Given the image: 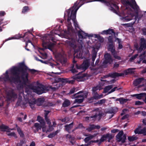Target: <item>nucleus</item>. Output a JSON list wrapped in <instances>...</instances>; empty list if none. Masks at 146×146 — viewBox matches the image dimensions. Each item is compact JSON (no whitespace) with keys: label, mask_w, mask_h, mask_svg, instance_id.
Segmentation results:
<instances>
[{"label":"nucleus","mask_w":146,"mask_h":146,"mask_svg":"<svg viewBox=\"0 0 146 146\" xmlns=\"http://www.w3.org/2000/svg\"><path fill=\"white\" fill-rule=\"evenodd\" d=\"M141 40L140 46L138 49L137 46L135 45V48L137 50H138L139 51H140L146 48V42L145 40L143 38H141Z\"/></svg>","instance_id":"nucleus-14"},{"label":"nucleus","mask_w":146,"mask_h":146,"mask_svg":"<svg viewBox=\"0 0 146 146\" xmlns=\"http://www.w3.org/2000/svg\"><path fill=\"white\" fill-rule=\"evenodd\" d=\"M88 60H86L84 61L82 64L80 66H78L76 64V67L77 70H82V71H84L86 70L89 66Z\"/></svg>","instance_id":"nucleus-10"},{"label":"nucleus","mask_w":146,"mask_h":146,"mask_svg":"<svg viewBox=\"0 0 146 146\" xmlns=\"http://www.w3.org/2000/svg\"><path fill=\"white\" fill-rule=\"evenodd\" d=\"M113 88V85H111L106 86L104 90V92L106 93L108 92L109 94H110L114 92L117 88V87H115L112 89L110 91H109L111 89Z\"/></svg>","instance_id":"nucleus-16"},{"label":"nucleus","mask_w":146,"mask_h":146,"mask_svg":"<svg viewBox=\"0 0 146 146\" xmlns=\"http://www.w3.org/2000/svg\"><path fill=\"white\" fill-rule=\"evenodd\" d=\"M103 97V95L102 94L99 95L98 94L94 93V98L96 99H100Z\"/></svg>","instance_id":"nucleus-25"},{"label":"nucleus","mask_w":146,"mask_h":146,"mask_svg":"<svg viewBox=\"0 0 146 146\" xmlns=\"http://www.w3.org/2000/svg\"><path fill=\"white\" fill-rule=\"evenodd\" d=\"M49 112L48 111H45L44 113L45 120L47 122V124L49 123V122H50V120L47 118V115L49 113Z\"/></svg>","instance_id":"nucleus-32"},{"label":"nucleus","mask_w":146,"mask_h":146,"mask_svg":"<svg viewBox=\"0 0 146 146\" xmlns=\"http://www.w3.org/2000/svg\"><path fill=\"white\" fill-rule=\"evenodd\" d=\"M5 14V13L3 11H0V16H3Z\"/></svg>","instance_id":"nucleus-50"},{"label":"nucleus","mask_w":146,"mask_h":146,"mask_svg":"<svg viewBox=\"0 0 146 146\" xmlns=\"http://www.w3.org/2000/svg\"><path fill=\"white\" fill-rule=\"evenodd\" d=\"M29 146H35V144L34 142H32Z\"/></svg>","instance_id":"nucleus-54"},{"label":"nucleus","mask_w":146,"mask_h":146,"mask_svg":"<svg viewBox=\"0 0 146 146\" xmlns=\"http://www.w3.org/2000/svg\"><path fill=\"white\" fill-rule=\"evenodd\" d=\"M134 132L135 134H143L144 135H146V128H144L143 129H141L139 127L135 130Z\"/></svg>","instance_id":"nucleus-17"},{"label":"nucleus","mask_w":146,"mask_h":146,"mask_svg":"<svg viewBox=\"0 0 146 146\" xmlns=\"http://www.w3.org/2000/svg\"><path fill=\"white\" fill-rule=\"evenodd\" d=\"M145 52L143 54H142L140 56L139 58L140 59V60L138 62V63H140L141 61L145 57Z\"/></svg>","instance_id":"nucleus-37"},{"label":"nucleus","mask_w":146,"mask_h":146,"mask_svg":"<svg viewBox=\"0 0 146 146\" xmlns=\"http://www.w3.org/2000/svg\"><path fill=\"white\" fill-rule=\"evenodd\" d=\"M29 104L31 107L32 108H33L34 107V105L35 104V101L34 100L33 101H32V103L29 102Z\"/></svg>","instance_id":"nucleus-44"},{"label":"nucleus","mask_w":146,"mask_h":146,"mask_svg":"<svg viewBox=\"0 0 146 146\" xmlns=\"http://www.w3.org/2000/svg\"><path fill=\"white\" fill-rule=\"evenodd\" d=\"M73 124V123H72L68 125H66L65 126V129L67 131H69V130L72 128Z\"/></svg>","instance_id":"nucleus-31"},{"label":"nucleus","mask_w":146,"mask_h":146,"mask_svg":"<svg viewBox=\"0 0 146 146\" xmlns=\"http://www.w3.org/2000/svg\"><path fill=\"white\" fill-rule=\"evenodd\" d=\"M70 102L68 100H66L64 101L63 104V106L64 107H67L70 105Z\"/></svg>","instance_id":"nucleus-29"},{"label":"nucleus","mask_w":146,"mask_h":146,"mask_svg":"<svg viewBox=\"0 0 146 146\" xmlns=\"http://www.w3.org/2000/svg\"><path fill=\"white\" fill-rule=\"evenodd\" d=\"M119 66V64H114V67H118Z\"/></svg>","instance_id":"nucleus-63"},{"label":"nucleus","mask_w":146,"mask_h":146,"mask_svg":"<svg viewBox=\"0 0 146 146\" xmlns=\"http://www.w3.org/2000/svg\"><path fill=\"white\" fill-rule=\"evenodd\" d=\"M78 36H79L80 40H80V39H83L85 38L86 36H88V37L90 36H94L95 37H98V35H94L91 34L88 35L87 33H84L83 31H79L78 33Z\"/></svg>","instance_id":"nucleus-11"},{"label":"nucleus","mask_w":146,"mask_h":146,"mask_svg":"<svg viewBox=\"0 0 146 146\" xmlns=\"http://www.w3.org/2000/svg\"><path fill=\"white\" fill-rule=\"evenodd\" d=\"M115 81V80L114 79H113L111 80L109 82L110 83H113L114 81Z\"/></svg>","instance_id":"nucleus-60"},{"label":"nucleus","mask_w":146,"mask_h":146,"mask_svg":"<svg viewBox=\"0 0 146 146\" xmlns=\"http://www.w3.org/2000/svg\"><path fill=\"white\" fill-rule=\"evenodd\" d=\"M17 96L16 94H13V95L12 96V97H11V100H12V99L13 98H17Z\"/></svg>","instance_id":"nucleus-53"},{"label":"nucleus","mask_w":146,"mask_h":146,"mask_svg":"<svg viewBox=\"0 0 146 146\" xmlns=\"http://www.w3.org/2000/svg\"><path fill=\"white\" fill-rule=\"evenodd\" d=\"M100 0H81L80 1H77L75 3L74 6L71 9L67 10L65 13L64 17L67 19V27L69 31H72V27L70 21L71 19L74 22L75 28L77 29L79 28L78 25L76 21V14L79 8L85 3H87L94 1H102Z\"/></svg>","instance_id":"nucleus-1"},{"label":"nucleus","mask_w":146,"mask_h":146,"mask_svg":"<svg viewBox=\"0 0 146 146\" xmlns=\"http://www.w3.org/2000/svg\"><path fill=\"white\" fill-rule=\"evenodd\" d=\"M123 132L121 131L116 136L117 139L118 141H121L122 143L125 142L126 139V136L123 135Z\"/></svg>","instance_id":"nucleus-13"},{"label":"nucleus","mask_w":146,"mask_h":146,"mask_svg":"<svg viewBox=\"0 0 146 146\" xmlns=\"http://www.w3.org/2000/svg\"><path fill=\"white\" fill-rule=\"evenodd\" d=\"M143 34L145 35H146V29H144L143 30Z\"/></svg>","instance_id":"nucleus-62"},{"label":"nucleus","mask_w":146,"mask_h":146,"mask_svg":"<svg viewBox=\"0 0 146 146\" xmlns=\"http://www.w3.org/2000/svg\"><path fill=\"white\" fill-rule=\"evenodd\" d=\"M96 52H94L92 56V60L93 62V64H94L93 62L94 61L95 58L96 57Z\"/></svg>","instance_id":"nucleus-38"},{"label":"nucleus","mask_w":146,"mask_h":146,"mask_svg":"<svg viewBox=\"0 0 146 146\" xmlns=\"http://www.w3.org/2000/svg\"><path fill=\"white\" fill-rule=\"evenodd\" d=\"M142 114L143 115H146V112L145 111H142Z\"/></svg>","instance_id":"nucleus-61"},{"label":"nucleus","mask_w":146,"mask_h":146,"mask_svg":"<svg viewBox=\"0 0 146 146\" xmlns=\"http://www.w3.org/2000/svg\"><path fill=\"white\" fill-rule=\"evenodd\" d=\"M29 88L32 90L34 92L38 94L46 92L43 86L38 83H37V87L34 86L32 85L30 86Z\"/></svg>","instance_id":"nucleus-6"},{"label":"nucleus","mask_w":146,"mask_h":146,"mask_svg":"<svg viewBox=\"0 0 146 146\" xmlns=\"http://www.w3.org/2000/svg\"><path fill=\"white\" fill-rule=\"evenodd\" d=\"M112 38L111 36H109L108 38V40L109 42H112V40L111 39Z\"/></svg>","instance_id":"nucleus-52"},{"label":"nucleus","mask_w":146,"mask_h":146,"mask_svg":"<svg viewBox=\"0 0 146 146\" xmlns=\"http://www.w3.org/2000/svg\"><path fill=\"white\" fill-rule=\"evenodd\" d=\"M17 130L20 136L21 137H23V134L21 130L19 128H17Z\"/></svg>","instance_id":"nucleus-41"},{"label":"nucleus","mask_w":146,"mask_h":146,"mask_svg":"<svg viewBox=\"0 0 146 146\" xmlns=\"http://www.w3.org/2000/svg\"><path fill=\"white\" fill-rule=\"evenodd\" d=\"M117 129H114L111 131V132L112 133H115L117 132Z\"/></svg>","instance_id":"nucleus-59"},{"label":"nucleus","mask_w":146,"mask_h":146,"mask_svg":"<svg viewBox=\"0 0 146 146\" xmlns=\"http://www.w3.org/2000/svg\"><path fill=\"white\" fill-rule=\"evenodd\" d=\"M106 135L107 139H111L113 137L112 136L111 134H107Z\"/></svg>","instance_id":"nucleus-45"},{"label":"nucleus","mask_w":146,"mask_h":146,"mask_svg":"<svg viewBox=\"0 0 146 146\" xmlns=\"http://www.w3.org/2000/svg\"><path fill=\"white\" fill-rule=\"evenodd\" d=\"M98 134V133H97L96 134H94V135H92L88 137H86L84 139V141L86 142H87L88 141H89L90 139L92 138L93 137H95L96 135L97 134Z\"/></svg>","instance_id":"nucleus-30"},{"label":"nucleus","mask_w":146,"mask_h":146,"mask_svg":"<svg viewBox=\"0 0 146 146\" xmlns=\"http://www.w3.org/2000/svg\"><path fill=\"white\" fill-rule=\"evenodd\" d=\"M143 122L144 124H146V119H144L143 120Z\"/></svg>","instance_id":"nucleus-64"},{"label":"nucleus","mask_w":146,"mask_h":146,"mask_svg":"<svg viewBox=\"0 0 146 146\" xmlns=\"http://www.w3.org/2000/svg\"><path fill=\"white\" fill-rule=\"evenodd\" d=\"M87 95V93L82 91L79 92L75 94L74 95L75 96L74 98H77V99L75 100L74 103H82L83 101L84 98L86 97Z\"/></svg>","instance_id":"nucleus-7"},{"label":"nucleus","mask_w":146,"mask_h":146,"mask_svg":"<svg viewBox=\"0 0 146 146\" xmlns=\"http://www.w3.org/2000/svg\"><path fill=\"white\" fill-rule=\"evenodd\" d=\"M71 72L72 73H75L77 72L76 70L75 69H73L71 70Z\"/></svg>","instance_id":"nucleus-55"},{"label":"nucleus","mask_w":146,"mask_h":146,"mask_svg":"<svg viewBox=\"0 0 146 146\" xmlns=\"http://www.w3.org/2000/svg\"><path fill=\"white\" fill-rule=\"evenodd\" d=\"M99 110L98 109H96V110H97V111H98V113H96V115L94 116L88 117V119H90L91 118H94L93 120L95 119H98V120H99L100 119V117L101 116V114L100 113H99Z\"/></svg>","instance_id":"nucleus-19"},{"label":"nucleus","mask_w":146,"mask_h":146,"mask_svg":"<svg viewBox=\"0 0 146 146\" xmlns=\"http://www.w3.org/2000/svg\"><path fill=\"white\" fill-rule=\"evenodd\" d=\"M102 87L101 85H99L96 87H94L93 88V92H95L98 90H100L102 89Z\"/></svg>","instance_id":"nucleus-26"},{"label":"nucleus","mask_w":146,"mask_h":146,"mask_svg":"<svg viewBox=\"0 0 146 146\" xmlns=\"http://www.w3.org/2000/svg\"><path fill=\"white\" fill-rule=\"evenodd\" d=\"M127 110H126V109H124L123 110V112L121 114V115H123L124 113V112H125V111H127Z\"/></svg>","instance_id":"nucleus-57"},{"label":"nucleus","mask_w":146,"mask_h":146,"mask_svg":"<svg viewBox=\"0 0 146 146\" xmlns=\"http://www.w3.org/2000/svg\"><path fill=\"white\" fill-rule=\"evenodd\" d=\"M75 89L74 88H73L71 90H70V91L69 93L70 94H72L74 93L75 92Z\"/></svg>","instance_id":"nucleus-47"},{"label":"nucleus","mask_w":146,"mask_h":146,"mask_svg":"<svg viewBox=\"0 0 146 146\" xmlns=\"http://www.w3.org/2000/svg\"><path fill=\"white\" fill-rule=\"evenodd\" d=\"M104 58L105 60L104 62V64L109 63L110 64L113 61V60L111 58L110 54L108 53L104 55Z\"/></svg>","instance_id":"nucleus-15"},{"label":"nucleus","mask_w":146,"mask_h":146,"mask_svg":"<svg viewBox=\"0 0 146 146\" xmlns=\"http://www.w3.org/2000/svg\"><path fill=\"white\" fill-rule=\"evenodd\" d=\"M138 56V54H136L135 56H134L133 57H131L130 59V60L131 61H132L133 60H134L135 59L137 56Z\"/></svg>","instance_id":"nucleus-46"},{"label":"nucleus","mask_w":146,"mask_h":146,"mask_svg":"<svg viewBox=\"0 0 146 146\" xmlns=\"http://www.w3.org/2000/svg\"><path fill=\"white\" fill-rule=\"evenodd\" d=\"M100 128V127L99 125H90V127L87 129L88 131H90L92 130L95 129H99Z\"/></svg>","instance_id":"nucleus-22"},{"label":"nucleus","mask_w":146,"mask_h":146,"mask_svg":"<svg viewBox=\"0 0 146 146\" xmlns=\"http://www.w3.org/2000/svg\"><path fill=\"white\" fill-rule=\"evenodd\" d=\"M1 130L3 131H6L7 132V134L9 136H13L15 138H17L16 135L14 132H10L11 129H9L7 126L4 125H2L0 127Z\"/></svg>","instance_id":"nucleus-8"},{"label":"nucleus","mask_w":146,"mask_h":146,"mask_svg":"<svg viewBox=\"0 0 146 146\" xmlns=\"http://www.w3.org/2000/svg\"><path fill=\"white\" fill-rule=\"evenodd\" d=\"M114 56L115 58L116 59H117L118 60L120 59V57L117 55H114Z\"/></svg>","instance_id":"nucleus-51"},{"label":"nucleus","mask_w":146,"mask_h":146,"mask_svg":"<svg viewBox=\"0 0 146 146\" xmlns=\"http://www.w3.org/2000/svg\"><path fill=\"white\" fill-rule=\"evenodd\" d=\"M128 138L129 141H132L136 139L137 137L134 136H132L129 137Z\"/></svg>","instance_id":"nucleus-34"},{"label":"nucleus","mask_w":146,"mask_h":146,"mask_svg":"<svg viewBox=\"0 0 146 146\" xmlns=\"http://www.w3.org/2000/svg\"><path fill=\"white\" fill-rule=\"evenodd\" d=\"M68 44L70 46L72 47L74 49L77 46L75 40H72L68 41Z\"/></svg>","instance_id":"nucleus-21"},{"label":"nucleus","mask_w":146,"mask_h":146,"mask_svg":"<svg viewBox=\"0 0 146 146\" xmlns=\"http://www.w3.org/2000/svg\"><path fill=\"white\" fill-rule=\"evenodd\" d=\"M82 52L80 51H78L77 53V57L79 58H82Z\"/></svg>","instance_id":"nucleus-35"},{"label":"nucleus","mask_w":146,"mask_h":146,"mask_svg":"<svg viewBox=\"0 0 146 146\" xmlns=\"http://www.w3.org/2000/svg\"><path fill=\"white\" fill-rule=\"evenodd\" d=\"M42 45L44 48L50 50V48L53 46L54 44L53 43H51L50 44H46L45 42H43Z\"/></svg>","instance_id":"nucleus-23"},{"label":"nucleus","mask_w":146,"mask_h":146,"mask_svg":"<svg viewBox=\"0 0 146 146\" xmlns=\"http://www.w3.org/2000/svg\"><path fill=\"white\" fill-rule=\"evenodd\" d=\"M19 66H21V68H23V63H19Z\"/></svg>","instance_id":"nucleus-58"},{"label":"nucleus","mask_w":146,"mask_h":146,"mask_svg":"<svg viewBox=\"0 0 146 146\" xmlns=\"http://www.w3.org/2000/svg\"><path fill=\"white\" fill-rule=\"evenodd\" d=\"M133 97L135 96L138 99H141L144 97H145L146 99V94L145 93H141L140 94H133L131 95Z\"/></svg>","instance_id":"nucleus-18"},{"label":"nucleus","mask_w":146,"mask_h":146,"mask_svg":"<svg viewBox=\"0 0 146 146\" xmlns=\"http://www.w3.org/2000/svg\"><path fill=\"white\" fill-rule=\"evenodd\" d=\"M21 37L19 35H16L13 37H9L8 38V40H10L12 39H19Z\"/></svg>","instance_id":"nucleus-33"},{"label":"nucleus","mask_w":146,"mask_h":146,"mask_svg":"<svg viewBox=\"0 0 146 146\" xmlns=\"http://www.w3.org/2000/svg\"><path fill=\"white\" fill-rule=\"evenodd\" d=\"M106 100L105 99H103L99 101L97 103L99 104H102L105 102L106 101Z\"/></svg>","instance_id":"nucleus-43"},{"label":"nucleus","mask_w":146,"mask_h":146,"mask_svg":"<svg viewBox=\"0 0 146 146\" xmlns=\"http://www.w3.org/2000/svg\"><path fill=\"white\" fill-rule=\"evenodd\" d=\"M11 74L15 78H11L10 80L11 82L16 84H18L19 86L21 87H23L26 83L27 82L28 74L26 72H23V71L20 68L17 67H13L8 71H6L5 78L8 79V74Z\"/></svg>","instance_id":"nucleus-3"},{"label":"nucleus","mask_w":146,"mask_h":146,"mask_svg":"<svg viewBox=\"0 0 146 146\" xmlns=\"http://www.w3.org/2000/svg\"><path fill=\"white\" fill-rule=\"evenodd\" d=\"M108 49L109 51H111L112 53H113V55H114L113 53L115 52V49L113 48V46L112 45H110L108 47Z\"/></svg>","instance_id":"nucleus-28"},{"label":"nucleus","mask_w":146,"mask_h":146,"mask_svg":"<svg viewBox=\"0 0 146 146\" xmlns=\"http://www.w3.org/2000/svg\"><path fill=\"white\" fill-rule=\"evenodd\" d=\"M37 121L40 123V124L38 123H35L34 126L38 130L42 129L43 132H47L52 131L53 129L52 126L51 125V123L49 122L48 129L46 127L45 125V123L44 119L40 116H38L37 117Z\"/></svg>","instance_id":"nucleus-4"},{"label":"nucleus","mask_w":146,"mask_h":146,"mask_svg":"<svg viewBox=\"0 0 146 146\" xmlns=\"http://www.w3.org/2000/svg\"><path fill=\"white\" fill-rule=\"evenodd\" d=\"M29 10V8L27 7H23L22 12L23 13H24L27 12Z\"/></svg>","instance_id":"nucleus-42"},{"label":"nucleus","mask_w":146,"mask_h":146,"mask_svg":"<svg viewBox=\"0 0 146 146\" xmlns=\"http://www.w3.org/2000/svg\"><path fill=\"white\" fill-rule=\"evenodd\" d=\"M42 57L44 59H46L47 58V55L46 53L43 54H42Z\"/></svg>","instance_id":"nucleus-49"},{"label":"nucleus","mask_w":146,"mask_h":146,"mask_svg":"<svg viewBox=\"0 0 146 146\" xmlns=\"http://www.w3.org/2000/svg\"><path fill=\"white\" fill-rule=\"evenodd\" d=\"M87 75L82 73H79L74 78L75 80L78 81H83L87 79Z\"/></svg>","instance_id":"nucleus-9"},{"label":"nucleus","mask_w":146,"mask_h":146,"mask_svg":"<svg viewBox=\"0 0 146 146\" xmlns=\"http://www.w3.org/2000/svg\"><path fill=\"white\" fill-rule=\"evenodd\" d=\"M38 60L42 63L48 64L52 68H54V67L55 68V69L54 70V72H52V73L57 74H60L63 73V71L61 70V69L60 67V65L58 63L56 62L54 63H52L51 62H47L43 61L41 60Z\"/></svg>","instance_id":"nucleus-5"},{"label":"nucleus","mask_w":146,"mask_h":146,"mask_svg":"<svg viewBox=\"0 0 146 146\" xmlns=\"http://www.w3.org/2000/svg\"><path fill=\"white\" fill-rule=\"evenodd\" d=\"M28 43H30L31 44V45H32L33 46V44H32V43L30 41V40H29L28 42H27V43H26V46H27V44Z\"/></svg>","instance_id":"nucleus-56"},{"label":"nucleus","mask_w":146,"mask_h":146,"mask_svg":"<svg viewBox=\"0 0 146 146\" xmlns=\"http://www.w3.org/2000/svg\"><path fill=\"white\" fill-rule=\"evenodd\" d=\"M121 1L122 3L124 5H126V6H129L134 9L138 10L139 7L137 5L134 0H121ZM109 6L110 7V9L111 11L116 14L119 15L117 12L118 10V7L116 4L114 3L111 4H110ZM126 8L127 9L125 10L124 11L120 13L119 15L120 20L124 22L128 21L131 20L132 19V17L133 16L131 13V11H130L129 13H128L126 14L124 13L128 10L127 7Z\"/></svg>","instance_id":"nucleus-2"},{"label":"nucleus","mask_w":146,"mask_h":146,"mask_svg":"<svg viewBox=\"0 0 146 146\" xmlns=\"http://www.w3.org/2000/svg\"><path fill=\"white\" fill-rule=\"evenodd\" d=\"M107 139V138L106 135H104L102 136L101 138V139H100V142H103L104 141L106 140V139Z\"/></svg>","instance_id":"nucleus-39"},{"label":"nucleus","mask_w":146,"mask_h":146,"mask_svg":"<svg viewBox=\"0 0 146 146\" xmlns=\"http://www.w3.org/2000/svg\"><path fill=\"white\" fill-rule=\"evenodd\" d=\"M58 132V131H57L56 132L54 133H52L50 134L48 136L49 138H52L54 137L57 133Z\"/></svg>","instance_id":"nucleus-40"},{"label":"nucleus","mask_w":146,"mask_h":146,"mask_svg":"<svg viewBox=\"0 0 146 146\" xmlns=\"http://www.w3.org/2000/svg\"><path fill=\"white\" fill-rule=\"evenodd\" d=\"M102 34H105L106 35H115V33L113 31V30L112 29H109L108 30H104L102 31Z\"/></svg>","instance_id":"nucleus-20"},{"label":"nucleus","mask_w":146,"mask_h":146,"mask_svg":"<svg viewBox=\"0 0 146 146\" xmlns=\"http://www.w3.org/2000/svg\"><path fill=\"white\" fill-rule=\"evenodd\" d=\"M142 104V102L139 101H137L135 102V104L136 105H140Z\"/></svg>","instance_id":"nucleus-48"},{"label":"nucleus","mask_w":146,"mask_h":146,"mask_svg":"<svg viewBox=\"0 0 146 146\" xmlns=\"http://www.w3.org/2000/svg\"><path fill=\"white\" fill-rule=\"evenodd\" d=\"M115 38V41H117L119 44V46L118 47V48L119 49L123 47V46L121 43V40L117 38Z\"/></svg>","instance_id":"nucleus-27"},{"label":"nucleus","mask_w":146,"mask_h":146,"mask_svg":"<svg viewBox=\"0 0 146 146\" xmlns=\"http://www.w3.org/2000/svg\"><path fill=\"white\" fill-rule=\"evenodd\" d=\"M127 100L123 98H120L119 99V101L121 104H123L127 102Z\"/></svg>","instance_id":"nucleus-36"},{"label":"nucleus","mask_w":146,"mask_h":146,"mask_svg":"<svg viewBox=\"0 0 146 146\" xmlns=\"http://www.w3.org/2000/svg\"><path fill=\"white\" fill-rule=\"evenodd\" d=\"M143 79L142 78H140L138 79H136L134 81L133 84L135 86H137L139 84L141 81L143 80Z\"/></svg>","instance_id":"nucleus-24"},{"label":"nucleus","mask_w":146,"mask_h":146,"mask_svg":"<svg viewBox=\"0 0 146 146\" xmlns=\"http://www.w3.org/2000/svg\"><path fill=\"white\" fill-rule=\"evenodd\" d=\"M135 69V68H129L127 70H125L123 73H115L114 74V75L115 76H122L124 75H127L129 74L133 73Z\"/></svg>","instance_id":"nucleus-12"}]
</instances>
